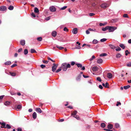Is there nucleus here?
<instances>
[{
	"mask_svg": "<svg viewBox=\"0 0 131 131\" xmlns=\"http://www.w3.org/2000/svg\"><path fill=\"white\" fill-rule=\"evenodd\" d=\"M49 9L50 11L53 12H55L56 10V8L53 6L50 7L49 8Z\"/></svg>",
	"mask_w": 131,
	"mask_h": 131,
	"instance_id": "39448f33",
	"label": "nucleus"
},
{
	"mask_svg": "<svg viewBox=\"0 0 131 131\" xmlns=\"http://www.w3.org/2000/svg\"><path fill=\"white\" fill-rule=\"evenodd\" d=\"M61 70V68H59V69H58L57 70H56V73H58L59 72H60V71Z\"/></svg>",
	"mask_w": 131,
	"mask_h": 131,
	"instance_id": "a19ab883",
	"label": "nucleus"
},
{
	"mask_svg": "<svg viewBox=\"0 0 131 131\" xmlns=\"http://www.w3.org/2000/svg\"><path fill=\"white\" fill-rule=\"evenodd\" d=\"M106 24H107V23L105 22L103 24L102 23H100L99 24V25L100 26H104Z\"/></svg>",
	"mask_w": 131,
	"mask_h": 131,
	"instance_id": "c9c22d12",
	"label": "nucleus"
},
{
	"mask_svg": "<svg viewBox=\"0 0 131 131\" xmlns=\"http://www.w3.org/2000/svg\"><path fill=\"white\" fill-rule=\"evenodd\" d=\"M31 52V53H36L37 52L34 49H31L30 50Z\"/></svg>",
	"mask_w": 131,
	"mask_h": 131,
	"instance_id": "393cba45",
	"label": "nucleus"
},
{
	"mask_svg": "<svg viewBox=\"0 0 131 131\" xmlns=\"http://www.w3.org/2000/svg\"><path fill=\"white\" fill-rule=\"evenodd\" d=\"M113 128V125L111 124H109L108 125V128L109 129H111Z\"/></svg>",
	"mask_w": 131,
	"mask_h": 131,
	"instance_id": "4be33fe9",
	"label": "nucleus"
},
{
	"mask_svg": "<svg viewBox=\"0 0 131 131\" xmlns=\"http://www.w3.org/2000/svg\"><path fill=\"white\" fill-rule=\"evenodd\" d=\"M89 30L91 31H94L95 32H96V29H89Z\"/></svg>",
	"mask_w": 131,
	"mask_h": 131,
	"instance_id": "864d4df0",
	"label": "nucleus"
},
{
	"mask_svg": "<svg viewBox=\"0 0 131 131\" xmlns=\"http://www.w3.org/2000/svg\"><path fill=\"white\" fill-rule=\"evenodd\" d=\"M108 26H106L105 28H103L102 29V30L103 31H105L106 30H108Z\"/></svg>",
	"mask_w": 131,
	"mask_h": 131,
	"instance_id": "5701e85b",
	"label": "nucleus"
},
{
	"mask_svg": "<svg viewBox=\"0 0 131 131\" xmlns=\"http://www.w3.org/2000/svg\"><path fill=\"white\" fill-rule=\"evenodd\" d=\"M130 87V86L129 85H127L126 86H125L124 87V88L125 89H127Z\"/></svg>",
	"mask_w": 131,
	"mask_h": 131,
	"instance_id": "b1692460",
	"label": "nucleus"
},
{
	"mask_svg": "<svg viewBox=\"0 0 131 131\" xmlns=\"http://www.w3.org/2000/svg\"><path fill=\"white\" fill-rule=\"evenodd\" d=\"M17 66V65L16 64H14L12 65L11 66V67L12 68H13L15 67L16 66Z\"/></svg>",
	"mask_w": 131,
	"mask_h": 131,
	"instance_id": "4d7b16f0",
	"label": "nucleus"
},
{
	"mask_svg": "<svg viewBox=\"0 0 131 131\" xmlns=\"http://www.w3.org/2000/svg\"><path fill=\"white\" fill-rule=\"evenodd\" d=\"M119 46L122 48L123 49H124L125 48V46L123 44L121 43L119 45Z\"/></svg>",
	"mask_w": 131,
	"mask_h": 131,
	"instance_id": "dca6fc26",
	"label": "nucleus"
},
{
	"mask_svg": "<svg viewBox=\"0 0 131 131\" xmlns=\"http://www.w3.org/2000/svg\"><path fill=\"white\" fill-rule=\"evenodd\" d=\"M108 84L107 82H106L105 84V87L106 88H107L108 87Z\"/></svg>",
	"mask_w": 131,
	"mask_h": 131,
	"instance_id": "603ef678",
	"label": "nucleus"
},
{
	"mask_svg": "<svg viewBox=\"0 0 131 131\" xmlns=\"http://www.w3.org/2000/svg\"><path fill=\"white\" fill-rule=\"evenodd\" d=\"M4 95H2L0 96V100L2 99L4 97Z\"/></svg>",
	"mask_w": 131,
	"mask_h": 131,
	"instance_id": "0e129e2a",
	"label": "nucleus"
},
{
	"mask_svg": "<svg viewBox=\"0 0 131 131\" xmlns=\"http://www.w3.org/2000/svg\"><path fill=\"white\" fill-rule=\"evenodd\" d=\"M10 103V102L8 101L4 103V105H5L7 106L9 105Z\"/></svg>",
	"mask_w": 131,
	"mask_h": 131,
	"instance_id": "c85d7f7f",
	"label": "nucleus"
},
{
	"mask_svg": "<svg viewBox=\"0 0 131 131\" xmlns=\"http://www.w3.org/2000/svg\"><path fill=\"white\" fill-rule=\"evenodd\" d=\"M1 125L2 126H1V128H4V127H5V124L4 123H1Z\"/></svg>",
	"mask_w": 131,
	"mask_h": 131,
	"instance_id": "a878e982",
	"label": "nucleus"
},
{
	"mask_svg": "<svg viewBox=\"0 0 131 131\" xmlns=\"http://www.w3.org/2000/svg\"><path fill=\"white\" fill-rule=\"evenodd\" d=\"M115 127L117 128H119V124L116 123L115 124Z\"/></svg>",
	"mask_w": 131,
	"mask_h": 131,
	"instance_id": "4c0bfd02",
	"label": "nucleus"
},
{
	"mask_svg": "<svg viewBox=\"0 0 131 131\" xmlns=\"http://www.w3.org/2000/svg\"><path fill=\"white\" fill-rule=\"evenodd\" d=\"M77 112L76 111H74L71 114V116H75L76 115V114H77Z\"/></svg>",
	"mask_w": 131,
	"mask_h": 131,
	"instance_id": "9d476101",
	"label": "nucleus"
},
{
	"mask_svg": "<svg viewBox=\"0 0 131 131\" xmlns=\"http://www.w3.org/2000/svg\"><path fill=\"white\" fill-rule=\"evenodd\" d=\"M21 128H17V130L18 131H21Z\"/></svg>",
	"mask_w": 131,
	"mask_h": 131,
	"instance_id": "774afa93",
	"label": "nucleus"
},
{
	"mask_svg": "<svg viewBox=\"0 0 131 131\" xmlns=\"http://www.w3.org/2000/svg\"><path fill=\"white\" fill-rule=\"evenodd\" d=\"M98 68L96 67H94L92 68V70L94 71H96L97 70Z\"/></svg>",
	"mask_w": 131,
	"mask_h": 131,
	"instance_id": "f8f14e48",
	"label": "nucleus"
},
{
	"mask_svg": "<svg viewBox=\"0 0 131 131\" xmlns=\"http://www.w3.org/2000/svg\"><path fill=\"white\" fill-rule=\"evenodd\" d=\"M121 103L120 102H117V104H116V105L117 106H118L119 105H121Z\"/></svg>",
	"mask_w": 131,
	"mask_h": 131,
	"instance_id": "e2e57ef3",
	"label": "nucleus"
},
{
	"mask_svg": "<svg viewBox=\"0 0 131 131\" xmlns=\"http://www.w3.org/2000/svg\"><path fill=\"white\" fill-rule=\"evenodd\" d=\"M53 66L52 67V70L53 72H54L56 71V69L58 66V64L56 65L55 63H53Z\"/></svg>",
	"mask_w": 131,
	"mask_h": 131,
	"instance_id": "20e7f679",
	"label": "nucleus"
},
{
	"mask_svg": "<svg viewBox=\"0 0 131 131\" xmlns=\"http://www.w3.org/2000/svg\"><path fill=\"white\" fill-rule=\"evenodd\" d=\"M101 126L102 128H104L105 126V124L104 123H102L101 124Z\"/></svg>",
	"mask_w": 131,
	"mask_h": 131,
	"instance_id": "7c9ffc66",
	"label": "nucleus"
},
{
	"mask_svg": "<svg viewBox=\"0 0 131 131\" xmlns=\"http://www.w3.org/2000/svg\"><path fill=\"white\" fill-rule=\"evenodd\" d=\"M95 14L93 13H90L89 14V15L90 16H92L95 15Z\"/></svg>",
	"mask_w": 131,
	"mask_h": 131,
	"instance_id": "bf43d9fd",
	"label": "nucleus"
},
{
	"mask_svg": "<svg viewBox=\"0 0 131 131\" xmlns=\"http://www.w3.org/2000/svg\"><path fill=\"white\" fill-rule=\"evenodd\" d=\"M11 62L10 61H8L6 62L5 63V65H10L11 64Z\"/></svg>",
	"mask_w": 131,
	"mask_h": 131,
	"instance_id": "412c9836",
	"label": "nucleus"
},
{
	"mask_svg": "<svg viewBox=\"0 0 131 131\" xmlns=\"http://www.w3.org/2000/svg\"><path fill=\"white\" fill-rule=\"evenodd\" d=\"M12 76H14L16 75L15 73L14 72H10Z\"/></svg>",
	"mask_w": 131,
	"mask_h": 131,
	"instance_id": "79ce46f5",
	"label": "nucleus"
},
{
	"mask_svg": "<svg viewBox=\"0 0 131 131\" xmlns=\"http://www.w3.org/2000/svg\"><path fill=\"white\" fill-rule=\"evenodd\" d=\"M37 40L39 41H41L42 40V38L41 37H38L37 38Z\"/></svg>",
	"mask_w": 131,
	"mask_h": 131,
	"instance_id": "58836bf2",
	"label": "nucleus"
},
{
	"mask_svg": "<svg viewBox=\"0 0 131 131\" xmlns=\"http://www.w3.org/2000/svg\"><path fill=\"white\" fill-rule=\"evenodd\" d=\"M112 74L110 73H108L107 74V77L109 79L111 78L112 77Z\"/></svg>",
	"mask_w": 131,
	"mask_h": 131,
	"instance_id": "1a4fd4ad",
	"label": "nucleus"
},
{
	"mask_svg": "<svg viewBox=\"0 0 131 131\" xmlns=\"http://www.w3.org/2000/svg\"><path fill=\"white\" fill-rule=\"evenodd\" d=\"M98 41L95 39H94L93 41V43L94 44H96L97 43Z\"/></svg>",
	"mask_w": 131,
	"mask_h": 131,
	"instance_id": "473e14b6",
	"label": "nucleus"
},
{
	"mask_svg": "<svg viewBox=\"0 0 131 131\" xmlns=\"http://www.w3.org/2000/svg\"><path fill=\"white\" fill-rule=\"evenodd\" d=\"M117 28L116 27H114L113 26H108V31L109 32H112L114 31Z\"/></svg>",
	"mask_w": 131,
	"mask_h": 131,
	"instance_id": "f03ea898",
	"label": "nucleus"
},
{
	"mask_svg": "<svg viewBox=\"0 0 131 131\" xmlns=\"http://www.w3.org/2000/svg\"><path fill=\"white\" fill-rule=\"evenodd\" d=\"M5 128H8L9 129L11 128V126L8 124H7L5 127H4Z\"/></svg>",
	"mask_w": 131,
	"mask_h": 131,
	"instance_id": "2f4dec72",
	"label": "nucleus"
},
{
	"mask_svg": "<svg viewBox=\"0 0 131 131\" xmlns=\"http://www.w3.org/2000/svg\"><path fill=\"white\" fill-rule=\"evenodd\" d=\"M31 15L32 17H33L34 18L36 17V16L35 15V14L33 13H32Z\"/></svg>",
	"mask_w": 131,
	"mask_h": 131,
	"instance_id": "13d9d810",
	"label": "nucleus"
},
{
	"mask_svg": "<svg viewBox=\"0 0 131 131\" xmlns=\"http://www.w3.org/2000/svg\"><path fill=\"white\" fill-rule=\"evenodd\" d=\"M115 50L116 51H119L121 50V49L119 47H118V48L116 49Z\"/></svg>",
	"mask_w": 131,
	"mask_h": 131,
	"instance_id": "09e8293b",
	"label": "nucleus"
},
{
	"mask_svg": "<svg viewBox=\"0 0 131 131\" xmlns=\"http://www.w3.org/2000/svg\"><path fill=\"white\" fill-rule=\"evenodd\" d=\"M106 40L107 39L106 38H103L101 39L100 41L101 42H103L106 41Z\"/></svg>",
	"mask_w": 131,
	"mask_h": 131,
	"instance_id": "ea45409f",
	"label": "nucleus"
},
{
	"mask_svg": "<svg viewBox=\"0 0 131 131\" xmlns=\"http://www.w3.org/2000/svg\"><path fill=\"white\" fill-rule=\"evenodd\" d=\"M71 67V66L70 64L67 63H63L62 64V67L63 70L66 71L68 68H70Z\"/></svg>",
	"mask_w": 131,
	"mask_h": 131,
	"instance_id": "f257e3e1",
	"label": "nucleus"
},
{
	"mask_svg": "<svg viewBox=\"0 0 131 131\" xmlns=\"http://www.w3.org/2000/svg\"><path fill=\"white\" fill-rule=\"evenodd\" d=\"M123 17H128L127 14H125L123 15Z\"/></svg>",
	"mask_w": 131,
	"mask_h": 131,
	"instance_id": "8fccbe9b",
	"label": "nucleus"
},
{
	"mask_svg": "<svg viewBox=\"0 0 131 131\" xmlns=\"http://www.w3.org/2000/svg\"><path fill=\"white\" fill-rule=\"evenodd\" d=\"M97 62L99 64L103 62V60L102 59H99L97 60Z\"/></svg>",
	"mask_w": 131,
	"mask_h": 131,
	"instance_id": "9b49d317",
	"label": "nucleus"
},
{
	"mask_svg": "<svg viewBox=\"0 0 131 131\" xmlns=\"http://www.w3.org/2000/svg\"><path fill=\"white\" fill-rule=\"evenodd\" d=\"M99 88L101 89H102L103 88V87L101 85H99Z\"/></svg>",
	"mask_w": 131,
	"mask_h": 131,
	"instance_id": "69168bd1",
	"label": "nucleus"
},
{
	"mask_svg": "<svg viewBox=\"0 0 131 131\" xmlns=\"http://www.w3.org/2000/svg\"><path fill=\"white\" fill-rule=\"evenodd\" d=\"M33 117L34 119H36L37 117V114L36 112H34L32 114Z\"/></svg>",
	"mask_w": 131,
	"mask_h": 131,
	"instance_id": "2eb2a0df",
	"label": "nucleus"
},
{
	"mask_svg": "<svg viewBox=\"0 0 131 131\" xmlns=\"http://www.w3.org/2000/svg\"><path fill=\"white\" fill-rule=\"evenodd\" d=\"M40 66L42 68H43L45 67V65L42 64L40 65Z\"/></svg>",
	"mask_w": 131,
	"mask_h": 131,
	"instance_id": "680f3d73",
	"label": "nucleus"
},
{
	"mask_svg": "<svg viewBox=\"0 0 131 131\" xmlns=\"http://www.w3.org/2000/svg\"><path fill=\"white\" fill-rule=\"evenodd\" d=\"M34 12L36 13H38L39 12V10L38 9L37 7H35L34 10Z\"/></svg>",
	"mask_w": 131,
	"mask_h": 131,
	"instance_id": "a211bd4d",
	"label": "nucleus"
},
{
	"mask_svg": "<svg viewBox=\"0 0 131 131\" xmlns=\"http://www.w3.org/2000/svg\"><path fill=\"white\" fill-rule=\"evenodd\" d=\"M8 8L9 10H12L14 8V7L10 5L8 7Z\"/></svg>",
	"mask_w": 131,
	"mask_h": 131,
	"instance_id": "c756f323",
	"label": "nucleus"
},
{
	"mask_svg": "<svg viewBox=\"0 0 131 131\" xmlns=\"http://www.w3.org/2000/svg\"><path fill=\"white\" fill-rule=\"evenodd\" d=\"M78 32V29L77 28H74L73 29L72 33L74 34H76Z\"/></svg>",
	"mask_w": 131,
	"mask_h": 131,
	"instance_id": "0eeeda50",
	"label": "nucleus"
},
{
	"mask_svg": "<svg viewBox=\"0 0 131 131\" xmlns=\"http://www.w3.org/2000/svg\"><path fill=\"white\" fill-rule=\"evenodd\" d=\"M109 46L112 49H114L115 48V47L114 46L112 45V44H109Z\"/></svg>",
	"mask_w": 131,
	"mask_h": 131,
	"instance_id": "aec40b11",
	"label": "nucleus"
},
{
	"mask_svg": "<svg viewBox=\"0 0 131 131\" xmlns=\"http://www.w3.org/2000/svg\"><path fill=\"white\" fill-rule=\"evenodd\" d=\"M75 48L77 49H80L81 48V47L80 46L76 45L75 46Z\"/></svg>",
	"mask_w": 131,
	"mask_h": 131,
	"instance_id": "37998d69",
	"label": "nucleus"
},
{
	"mask_svg": "<svg viewBox=\"0 0 131 131\" xmlns=\"http://www.w3.org/2000/svg\"><path fill=\"white\" fill-rule=\"evenodd\" d=\"M64 30L67 32L68 31V29L66 27H65L64 28Z\"/></svg>",
	"mask_w": 131,
	"mask_h": 131,
	"instance_id": "5fc2aeb1",
	"label": "nucleus"
},
{
	"mask_svg": "<svg viewBox=\"0 0 131 131\" xmlns=\"http://www.w3.org/2000/svg\"><path fill=\"white\" fill-rule=\"evenodd\" d=\"M83 77L84 78H89V76L88 75H84V74H83Z\"/></svg>",
	"mask_w": 131,
	"mask_h": 131,
	"instance_id": "6e6d98bb",
	"label": "nucleus"
},
{
	"mask_svg": "<svg viewBox=\"0 0 131 131\" xmlns=\"http://www.w3.org/2000/svg\"><path fill=\"white\" fill-rule=\"evenodd\" d=\"M127 66L128 67H131V62H129L127 64Z\"/></svg>",
	"mask_w": 131,
	"mask_h": 131,
	"instance_id": "49530a36",
	"label": "nucleus"
},
{
	"mask_svg": "<svg viewBox=\"0 0 131 131\" xmlns=\"http://www.w3.org/2000/svg\"><path fill=\"white\" fill-rule=\"evenodd\" d=\"M97 80L98 81H99V82H101V78L100 77L97 78Z\"/></svg>",
	"mask_w": 131,
	"mask_h": 131,
	"instance_id": "c03bdc74",
	"label": "nucleus"
},
{
	"mask_svg": "<svg viewBox=\"0 0 131 131\" xmlns=\"http://www.w3.org/2000/svg\"><path fill=\"white\" fill-rule=\"evenodd\" d=\"M81 76L80 75H79L76 78V79L77 80H79L80 79Z\"/></svg>",
	"mask_w": 131,
	"mask_h": 131,
	"instance_id": "e433bc0d",
	"label": "nucleus"
},
{
	"mask_svg": "<svg viewBox=\"0 0 131 131\" xmlns=\"http://www.w3.org/2000/svg\"><path fill=\"white\" fill-rule=\"evenodd\" d=\"M56 47L60 50H62L64 48V47H60L58 45H57L56 46Z\"/></svg>",
	"mask_w": 131,
	"mask_h": 131,
	"instance_id": "6ab92c4d",
	"label": "nucleus"
},
{
	"mask_svg": "<svg viewBox=\"0 0 131 131\" xmlns=\"http://www.w3.org/2000/svg\"><path fill=\"white\" fill-rule=\"evenodd\" d=\"M109 6V4L106 3H103L101 5V7L103 8H105Z\"/></svg>",
	"mask_w": 131,
	"mask_h": 131,
	"instance_id": "7ed1b4c3",
	"label": "nucleus"
},
{
	"mask_svg": "<svg viewBox=\"0 0 131 131\" xmlns=\"http://www.w3.org/2000/svg\"><path fill=\"white\" fill-rule=\"evenodd\" d=\"M52 35L53 37H55L57 35L56 32L55 31H53L52 33Z\"/></svg>",
	"mask_w": 131,
	"mask_h": 131,
	"instance_id": "ddd939ff",
	"label": "nucleus"
},
{
	"mask_svg": "<svg viewBox=\"0 0 131 131\" xmlns=\"http://www.w3.org/2000/svg\"><path fill=\"white\" fill-rule=\"evenodd\" d=\"M20 43L21 45L24 46L25 44V40H21L20 41Z\"/></svg>",
	"mask_w": 131,
	"mask_h": 131,
	"instance_id": "4468645a",
	"label": "nucleus"
},
{
	"mask_svg": "<svg viewBox=\"0 0 131 131\" xmlns=\"http://www.w3.org/2000/svg\"><path fill=\"white\" fill-rule=\"evenodd\" d=\"M73 117L75 118L77 120H79L80 119V117L77 115H76L75 116H73Z\"/></svg>",
	"mask_w": 131,
	"mask_h": 131,
	"instance_id": "cd10ccee",
	"label": "nucleus"
},
{
	"mask_svg": "<svg viewBox=\"0 0 131 131\" xmlns=\"http://www.w3.org/2000/svg\"><path fill=\"white\" fill-rule=\"evenodd\" d=\"M28 50L27 49H25L24 50V53L25 54H27L28 53Z\"/></svg>",
	"mask_w": 131,
	"mask_h": 131,
	"instance_id": "72a5a7b5",
	"label": "nucleus"
},
{
	"mask_svg": "<svg viewBox=\"0 0 131 131\" xmlns=\"http://www.w3.org/2000/svg\"><path fill=\"white\" fill-rule=\"evenodd\" d=\"M95 58V57L94 56H93L92 57V58L90 59V60H93V59Z\"/></svg>",
	"mask_w": 131,
	"mask_h": 131,
	"instance_id": "052dcab7",
	"label": "nucleus"
},
{
	"mask_svg": "<svg viewBox=\"0 0 131 131\" xmlns=\"http://www.w3.org/2000/svg\"><path fill=\"white\" fill-rule=\"evenodd\" d=\"M50 19V17H47V18H46L45 19L47 20H49Z\"/></svg>",
	"mask_w": 131,
	"mask_h": 131,
	"instance_id": "338daca9",
	"label": "nucleus"
},
{
	"mask_svg": "<svg viewBox=\"0 0 131 131\" xmlns=\"http://www.w3.org/2000/svg\"><path fill=\"white\" fill-rule=\"evenodd\" d=\"M121 56V54L120 53H117L116 55V57L117 58H119Z\"/></svg>",
	"mask_w": 131,
	"mask_h": 131,
	"instance_id": "f3484780",
	"label": "nucleus"
},
{
	"mask_svg": "<svg viewBox=\"0 0 131 131\" xmlns=\"http://www.w3.org/2000/svg\"><path fill=\"white\" fill-rule=\"evenodd\" d=\"M67 8V6H64L63 7H62L61 8V10H64L65 9H66V8Z\"/></svg>",
	"mask_w": 131,
	"mask_h": 131,
	"instance_id": "a18cd8bd",
	"label": "nucleus"
},
{
	"mask_svg": "<svg viewBox=\"0 0 131 131\" xmlns=\"http://www.w3.org/2000/svg\"><path fill=\"white\" fill-rule=\"evenodd\" d=\"M76 65L78 67L81 68L82 67V65L80 64L77 63L76 64Z\"/></svg>",
	"mask_w": 131,
	"mask_h": 131,
	"instance_id": "f704fd0d",
	"label": "nucleus"
},
{
	"mask_svg": "<svg viewBox=\"0 0 131 131\" xmlns=\"http://www.w3.org/2000/svg\"><path fill=\"white\" fill-rule=\"evenodd\" d=\"M6 9V7L5 6H3L0 7V10L4 11Z\"/></svg>",
	"mask_w": 131,
	"mask_h": 131,
	"instance_id": "423d86ee",
	"label": "nucleus"
},
{
	"mask_svg": "<svg viewBox=\"0 0 131 131\" xmlns=\"http://www.w3.org/2000/svg\"><path fill=\"white\" fill-rule=\"evenodd\" d=\"M36 111L37 112L39 113H41L42 112V111L40 108H36Z\"/></svg>",
	"mask_w": 131,
	"mask_h": 131,
	"instance_id": "6e6552de",
	"label": "nucleus"
},
{
	"mask_svg": "<svg viewBox=\"0 0 131 131\" xmlns=\"http://www.w3.org/2000/svg\"><path fill=\"white\" fill-rule=\"evenodd\" d=\"M107 55V54L106 53H103L101 54L100 56V57H103V56H106Z\"/></svg>",
	"mask_w": 131,
	"mask_h": 131,
	"instance_id": "bb28decb",
	"label": "nucleus"
},
{
	"mask_svg": "<svg viewBox=\"0 0 131 131\" xmlns=\"http://www.w3.org/2000/svg\"><path fill=\"white\" fill-rule=\"evenodd\" d=\"M75 64V62L74 61H73L71 62V64L72 66L74 65Z\"/></svg>",
	"mask_w": 131,
	"mask_h": 131,
	"instance_id": "3c124183",
	"label": "nucleus"
},
{
	"mask_svg": "<svg viewBox=\"0 0 131 131\" xmlns=\"http://www.w3.org/2000/svg\"><path fill=\"white\" fill-rule=\"evenodd\" d=\"M21 107V106L20 105H18L17 106V108L18 109H20Z\"/></svg>",
	"mask_w": 131,
	"mask_h": 131,
	"instance_id": "de8ad7c7",
	"label": "nucleus"
}]
</instances>
